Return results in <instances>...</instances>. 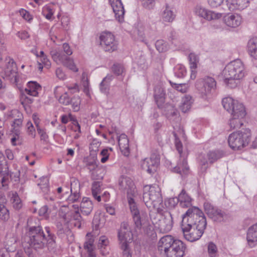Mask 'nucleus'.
<instances>
[{"mask_svg":"<svg viewBox=\"0 0 257 257\" xmlns=\"http://www.w3.org/2000/svg\"><path fill=\"white\" fill-rule=\"evenodd\" d=\"M232 111L230 110V113L233 117H244L246 115L245 108L242 103H239L237 101L232 107Z\"/></svg>","mask_w":257,"mask_h":257,"instance_id":"obj_29","label":"nucleus"},{"mask_svg":"<svg viewBox=\"0 0 257 257\" xmlns=\"http://www.w3.org/2000/svg\"><path fill=\"white\" fill-rule=\"evenodd\" d=\"M109 241L107 238L105 236H101L99 240L98 247L102 248L103 247L107 246L108 244Z\"/></svg>","mask_w":257,"mask_h":257,"instance_id":"obj_64","label":"nucleus"},{"mask_svg":"<svg viewBox=\"0 0 257 257\" xmlns=\"http://www.w3.org/2000/svg\"><path fill=\"white\" fill-rule=\"evenodd\" d=\"M150 217L152 223L156 225L160 232L166 233L172 229L173 221L170 212L165 211L161 213H155L151 214Z\"/></svg>","mask_w":257,"mask_h":257,"instance_id":"obj_5","label":"nucleus"},{"mask_svg":"<svg viewBox=\"0 0 257 257\" xmlns=\"http://www.w3.org/2000/svg\"><path fill=\"white\" fill-rule=\"evenodd\" d=\"M250 137L249 129H245L243 132L239 131L233 132L228 137V145L234 150H240L248 145Z\"/></svg>","mask_w":257,"mask_h":257,"instance_id":"obj_6","label":"nucleus"},{"mask_svg":"<svg viewBox=\"0 0 257 257\" xmlns=\"http://www.w3.org/2000/svg\"><path fill=\"white\" fill-rule=\"evenodd\" d=\"M15 116H17L18 118H15L13 121L12 126L14 128L22 124L23 118V114L17 109L12 110L9 114V117L14 118Z\"/></svg>","mask_w":257,"mask_h":257,"instance_id":"obj_34","label":"nucleus"},{"mask_svg":"<svg viewBox=\"0 0 257 257\" xmlns=\"http://www.w3.org/2000/svg\"><path fill=\"white\" fill-rule=\"evenodd\" d=\"M20 15L26 20L30 21L32 19V16L27 11L22 9L19 11Z\"/></svg>","mask_w":257,"mask_h":257,"instance_id":"obj_60","label":"nucleus"},{"mask_svg":"<svg viewBox=\"0 0 257 257\" xmlns=\"http://www.w3.org/2000/svg\"><path fill=\"white\" fill-rule=\"evenodd\" d=\"M120 248L123 251V257H132V254L130 252L128 243H124L123 244H120Z\"/></svg>","mask_w":257,"mask_h":257,"instance_id":"obj_52","label":"nucleus"},{"mask_svg":"<svg viewBox=\"0 0 257 257\" xmlns=\"http://www.w3.org/2000/svg\"><path fill=\"white\" fill-rule=\"evenodd\" d=\"M40 182L38 184V185L40 186L43 192L47 193L49 191L48 179L45 177H43L40 178Z\"/></svg>","mask_w":257,"mask_h":257,"instance_id":"obj_45","label":"nucleus"},{"mask_svg":"<svg viewBox=\"0 0 257 257\" xmlns=\"http://www.w3.org/2000/svg\"><path fill=\"white\" fill-rule=\"evenodd\" d=\"M174 108H175V107L172 104L166 103L161 109L164 111L167 117L169 118L170 113L171 111L174 110Z\"/></svg>","mask_w":257,"mask_h":257,"instance_id":"obj_56","label":"nucleus"},{"mask_svg":"<svg viewBox=\"0 0 257 257\" xmlns=\"http://www.w3.org/2000/svg\"><path fill=\"white\" fill-rule=\"evenodd\" d=\"M179 199H180V201H185L187 202L191 201V199L190 197L186 193L185 191L183 190L181 192L179 195Z\"/></svg>","mask_w":257,"mask_h":257,"instance_id":"obj_62","label":"nucleus"},{"mask_svg":"<svg viewBox=\"0 0 257 257\" xmlns=\"http://www.w3.org/2000/svg\"><path fill=\"white\" fill-rule=\"evenodd\" d=\"M189 169L187 160L184 158L180 160L177 165L173 168V171L181 175H184L188 174Z\"/></svg>","mask_w":257,"mask_h":257,"instance_id":"obj_30","label":"nucleus"},{"mask_svg":"<svg viewBox=\"0 0 257 257\" xmlns=\"http://www.w3.org/2000/svg\"><path fill=\"white\" fill-rule=\"evenodd\" d=\"M27 236L25 241L30 247L35 249L42 248L47 241L55 242V235L51 233L50 228H45L46 235L42 229L40 221L36 218H30L27 220Z\"/></svg>","mask_w":257,"mask_h":257,"instance_id":"obj_1","label":"nucleus"},{"mask_svg":"<svg viewBox=\"0 0 257 257\" xmlns=\"http://www.w3.org/2000/svg\"><path fill=\"white\" fill-rule=\"evenodd\" d=\"M186 248L182 241L170 235L163 236L158 242V250L166 257H183Z\"/></svg>","mask_w":257,"mask_h":257,"instance_id":"obj_2","label":"nucleus"},{"mask_svg":"<svg viewBox=\"0 0 257 257\" xmlns=\"http://www.w3.org/2000/svg\"><path fill=\"white\" fill-rule=\"evenodd\" d=\"M144 7L151 9L155 6V0H141Z\"/></svg>","mask_w":257,"mask_h":257,"instance_id":"obj_63","label":"nucleus"},{"mask_svg":"<svg viewBox=\"0 0 257 257\" xmlns=\"http://www.w3.org/2000/svg\"><path fill=\"white\" fill-rule=\"evenodd\" d=\"M63 218L67 223L70 222L72 223V221H74L75 222L73 223L74 226L78 228L81 227L82 218L78 210H75L73 212H70L65 214Z\"/></svg>","mask_w":257,"mask_h":257,"instance_id":"obj_23","label":"nucleus"},{"mask_svg":"<svg viewBox=\"0 0 257 257\" xmlns=\"http://www.w3.org/2000/svg\"><path fill=\"white\" fill-rule=\"evenodd\" d=\"M9 168L3 154L0 151V188L9 184Z\"/></svg>","mask_w":257,"mask_h":257,"instance_id":"obj_15","label":"nucleus"},{"mask_svg":"<svg viewBox=\"0 0 257 257\" xmlns=\"http://www.w3.org/2000/svg\"><path fill=\"white\" fill-rule=\"evenodd\" d=\"M244 117H233L230 118L229 125L231 129L239 128L243 125L242 119Z\"/></svg>","mask_w":257,"mask_h":257,"instance_id":"obj_39","label":"nucleus"},{"mask_svg":"<svg viewBox=\"0 0 257 257\" xmlns=\"http://www.w3.org/2000/svg\"><path fill=\"white\" fill-rule=\"evenodd\" d=\"M157 50L161 53L166 51L168 49V44L163 40H159L155 44Z\"/></svg>","mask_w":257,"mask_h":257,"instance_id":"obj_46","label":"nucleus"},{"mask_svg":"<svg viewBox=\"0 0 257 257\" xmlns=\"http://www.w3.org/2000/svg\"><path fill=\"white\" fill-rule=\"evenodd\" d=\"M80 198V194L79 192H76V191H74L73 192H71V195L68 198V201L69 203H73L78 200Z\"/></svg>","mask_w":257,"mask_h":257,"instance_id":"obj_55","label":"nucleus"},{"mask_svg":"<svg viewBox=\"0 0 257 257\" xmlns=\"http://www.w3.org/2000/svg\"><path fill=\"white\" fill-rule=\"evenodd\" d=\"M12 200L13 201V206L15 208L19 209L21 208L22 204L20 202V199L16 193L13 195Z\"/></svg>","mask_w":257,"mask_h":257,"instance_id":"obj_51","label":"nucleus"},{"mask_svg":"<svg viewBox=\"0 0 257 257\" xmlns=\"http://www.w3.org/2000/svg\"><path fill=\"white\" fill-rule=\"evenodd\" d=\"M10 218V213L9 210L3 205H0V220L2 221H7Z\"/></svg>","mask_w":257,"mask_h":257,"instance_id":"obj_43","label":"nucleus"},{"mask_svg":"<svg viewBox=\"0 0 257 257\" xmlns=\"http://www.w3.org/2000/svg\"><path fill=\"white\" fill-rule=\"evenodd\" d=\"M216 82L215 79L211 77H205L199 79L196 83V87L198 91L204 95L210 93L212 89L216 87Z\"/></svg>","mask_w":257,"mask_h":257,"instance_id":"obj_11","label":"nucleus"},{"mask_svg":"<svg viewBox=\"0 0 257 257\" xmlns=\"http://www.w3.org/2000/svg\"><path fill=\"white\" fill-rule=\"evenodd\" d=\"M118 238L120 241V244L124 243H128L132 240L133 234L127 223H121L120 228L118 231Z\"/></svg>","mask_w":257,"mask_h":257,"instance_id":"obj_18","label":"nucleus"},{"mask_svg":"<svg viewBox=\"0 0 257 257\" xmlns=\"http://www.w3.org/2000/svg\"><path fill=\"white\" fill-rule=\"evenodd\" d=\"M165 96V93L163 88L160 86H156L155 88L154 97H164Z\"/></svg>","mask_w":257,"mask_h":257,"instance_id":"obj_54","label":"nucleus"},{"mask_svg":"<svg viewBox=\"0 0 257 257\" xmlns=\"http://www.w3.org/2000/svg\"><path fill=\"white\" fill-rule=\"evenodd\" d=\"M104 219L100 214H95L92 220V227L93 230L98 231L100 228L103 226Z\"/></svg>","mask_w":257,"mask_h":257,"instance_id":"obj_37","label":"nucleus"},{"mask_svg":"<svg viewBox=\"0 0 257 257\" xmlns=\"http://www.w3.org/2000/svg\"><path fill=\"white\" fill-rule=\"evenodd\" d=\"M162 17L164 21L171 22L174 20L175 15H174L172 11H171L169 8L167 6L166 9L163 12Z\"/></svg>","mask_w":257,"mask_h":257,"instance_id":"obj_41","label":"nucleus"},{"mask_svg":"<svg viewBox=\"0 0 257 257\" xmlns=\"http://www.w3.org/2000/svg\"><path fill=\"white\" fill-rule=\"evenodd\" d=\"M247 50L250 56L257 59V37L250 39L248 41Z\"/></svg>","mask_w":257,"mask_h":257,"instance_id":"obj_33","label":"nucleus"},{"mask_svg":"<svg viewBox=\"0 0 257 257\" xmlns=\"http://www.w3.org/2000/svg\"><path fill=\"white\" fill-rule=\"evenodd\" d=\"M134 196H128L127 197L135 226L137 228L140 229L142 227L147 226L149 222L148 219L146 218V215L144 214L140 215L139 210L133 199Z\"/></svg>","mask_w":257,"mask_h":257,"instance_id":"obj_8","label":"nucleus"},{"mask_svg":"<svg viewBox=\"0 0 257 257\" xmlns=\"http://www.w3.org/2000/svg\"><path fill=\"white\" fill-rule=\"evenodd\" d=\"M92 201L88 198L84 197L80 205V209L81 213L84 215H88L93 209Z\"/></svg>","mask_w":257,"mask_h":257,"instance_id":"obj_26","label":"nucleus"},{"mask_svg":"<svg viewBox=\"0 0 257 257\" xmlns=\"http://www.w3.org/2000/svg\"><path fill=\"white\" fill-rule=\"evenodd\" d=\"M119 189L122 192L126 193L127 197L135 196L136 190L133 180L127 176H121L118 179Z\"/></svg>","mask_w":257,"mask_h":257,"instance_id":"obj_12","label":"nucleus"},{"mask_svg":"<svg viewBox=\"0 0 257 257\" xmlns=\"http://www.w3.org/2000/svg\"><path fill=\"white\" fill-rule=\"evenodd\" d=\"M195 12L197 16L203 18L208 21L217 20L220 19L222 16L221 13H216L211 11H208L200 7H196Z\"/></svg>","mask_w":257,"mask_h":257,"instance_id":"obj_21","label":"nucleus"},{"mask_svg":"<svg viewBox=\"0 0 257 257\" xmlns=\"http://www.w3.org/2000/svg\"><path fill=\"white\" fill-rule=\"evenodd\" d=\"M246 238L249 245L254 246V242L257 241V223L248 228Z\"/></svg>","mask_w":257,"mask_h":257,"instance_id":"obj_25","label":"nucleus"},{"mask_svg":"<svg viewBox=\"0 0 257 257\" xmlns=\"http://www.w3.org/2000/svg\"><path fill=\"white\" fill-rule=\"evenodd\" d=\"M100 45L105 51L112 52L117 48L114 36L109 32L103 33L100 36Z\"/></svg>","mask_w":257,"mask_h":257,"instance_id":"obj_16","label":"nucleus"},{"mask_svg":"<svg viewBox=\"0 0 257 257\" xmlns=\"http://www.w3.org/2000/svg\"><path fill=\"white\" fill-rule=\"evenodd\" d=\"M4 78L9 80L11 82H17V69L16 63L13 61H9L4 70Z\"/></svg>","mask_w":257,"mask_h":257,"instance_id":"obj_19","label":"nucleus"},{"mask_svg":"<svg viewBox=\"0 0 257 257\" xmlns=\"http://www.w3.org/2000/svg\"><path fill=\"white\" fill-rule=\"evenodd\" d=\"M170 83L172 86L173 88L176 89L177 91L181 92V93H185L187 92L188 86L187 84L185 83H180L177 84L175 83H173L171 81H170Z\"/></svg>","mask_w":257,"mask_h":257,"instance_id":"obj_44","label":"nucleus"},{"mask_svg":"<svg viewBox=\"0 0 257 257\" xmlns=\"http://www.w3.org/2000/svg\"><path fill=\"white\" fill-rule=\"evenodd\" d=\"M58 101L63 105L71 106L74 111H78L80 109L81 100L78 96L71 97L68 92H65L60 96Z\"/></svg>","mask_w":257,"mask_h":257,"instance_id":"obj_14","label":"nucleus"},{"mask_svg":"<svg viewBox=\"0 0 257 257\" xmlns=\"http://www.w3.org/2000/svg\"><path fill=\"white\" fill-rule=\"evenodd\" d=\"M160 163V158L156 154H152L149 158L145 159L142 164V168L149 174L156 172Z\"/></svg>","mask_w":257,"mask_h":257,"instance_id":"obj_17","label":"nucleus"},{"mask_svg":"<svg viewBox=\"0 0 257 257\" xmlns=\"http://www.w3.org/2000/svg\"><path fill=\"white\" fill-rule=\"evenodd\" d=\"M223 156V152L219 151L210 152L208 154V160L211 164L217 161L218 159L222 158Z\"/></svg>","mask_w":257,"mask_h":257,"instance_id":"obj_42","label":"nucleus"},{"mask_svg":"<svg viewBox=\"0 0 257 257\" xmlns=\"http://www.w3.org/2000/svg\"><path fill=\"white\" fill-rule=\"evenodd\" d=\"M239 79L233 78L228 79H226L225 78H224V82L226 85V86L232 88L235 87L237 86V83L236 82V80Z\"/></svg>","mask_w":257,"mask_h":257,"instance_id":"obj_53","label":"nucleus"},{"mask_svg":"<svg viewBox=\"0 0 257 257\" xmlns=\"http://www.w3.org/2000/svg\"><path fill=\"white\" fill-rule=\"evenodd\" d=\"M173 136L175 138V146H176V149L178 150L179 153L180 154H181V153L182 152V143H181L180 140H179V139L178 138L176 133L173 132Z\"/></svg>","mask_w":257,"mask_h":257,"instance_id":"obj_57","label":"nucleus"},{"mask_svg":"<svg viewBox=\"0 0 257 257\" xmlns=\"http://www.w3.org/2000/svg\"><path fill=\"white\" fill-rule=\"evenodd\" d=\"M111 70L113 73L116 75H122L124 71L123 66L119 63H114L112 67Z\"/></svg>","mask_w":257,"mask_h":257,"instance_id":"obj_48","label":"nucleus"},{"mask_svg":"<svg viewBox=\"0 0 257 257\" xmlns=\"http://www.w3.org/2000/svg\"><path fill=\"white\" fill-rule=\"evenodd\" d=\"M236 100L233 99L231 97H227L222 99V103L224 108L228 112H230V110H231V109L233 108V105L236 103Z\"/></svg>","mask_w":257,"mask_h":257,"instance_id":"obj_40","label":"nucleus"},{"mask_svg":"<svg viewBox=\"0 0 257 257\" xmlns=\"http://www.w3.org/2000/svg\"><path fill=\"white\" fill-rule=\"evenodd\" d=\"M80 189V184L78 179L72 178L71 181V192L76 191L79 192Z\"/></svg>","mask_w":257,"mask_h":257,"instance_id":"obj_49","label":"nucleus"},{"mask_svg":"<svg viewBox=\"0 0 257 257\" xmlns=\"http://www.w3.org/2000/svg\"><path fill=\"white\" fill-rule=\"evenodd\" d=\"M182 101L180 109L182 112L185 113L188 111L191 107L193 103L192 97L190 95L185 96L182 98Z\"/></svg>","mask_w":257,"mask_h":257,"instance_id":"obj_38","label":"nucleus"},{"mask_svg":"<svg viewBox=\"0 0 257 257\" xmlns=\"http://www.w3.org/2000/svg\"><path fill=\"white\" fill-rule=\"evenodd\" d=\"M57 234L58 235L62 236L64 234H68L70 233V229L68 227H66L65 228H64L62 224L60 223L58 224L57 225Z\"/></svg>","mask_w":257,"mask_h":257,"instance_id":"obj_50","label":"nucleus"},{"mask_svg":"<svg viewBox=\"0 0 257 257\" xmlns=\"http://www.w3.org/2000/svg\"><path fill=\"white\" fill-rule=\"evenodd\" d=\"M33 99L26 95H23L21 98V103L26 108V106L33 102Z\"/></svg>","mask_w":257,"mask_h":257,"instance_id":"obj_58","label":"nucleus"},{"mask_svg":"<svg viewBox=\"0 0 257 257\" xmlns=\"http://www.w3.org/2000/svg\"><path fill=\"white\" fill-rule=\"evenodd\" d=\"M50 54L54 61L57 64H62L64 66L74 72L78 71V69L74 64L73 60L67 56L63 54L59 51L52 50L50 52Z\"/></svg>","mask_w":257,"mask_h":257,"instance_id":"obj_9","label":"nucleus"},{"mask_svg":"<svg viewBox=\"0 0 257 257\" xmlns=\"http://www.w3.org/2000/svg\"><path fill=\"white\" fill-rule=\"evenodd\" d=\"M40 216L48 218L49 215V208L47 205L42 206L39 211Z\"/></svg>","mask_w":257,"mask_h":257,"instance_id":"obj_59","label":"nucleus"},{"mask_svg":"<svg viewBox=\"0 0 257 257\" xmlns=\"http://www.w3.org/2000/svg\"><path fill=\"white\" fill-rule=\"evenodd\" d=\"M199 227H191L188 228L187 226H181L182 231L185 239L190 242H193L198 240L204 233L205 228L201 222Z\"/></svg>","mask_w":257,"mask_h":257,"instance_id":"obj_10","label":"nucleus"},{"mask_svg":"<svg viewBox=\"0 0 257 257\" xmlns=\"http://www.w3.org/2000/svg\"><path fill=\"white\" fill-rule=\"evenodd\" d=\"M223 22L228 27L236 28L240 25L241 18L237 14H229L223 17Z\"/></svg>","mask_w":257,"mask_h":257,"instance_id":"obj_24","label":"nucleus"},{"mask_svg":"<svg viewBox=\"0 0 257 257\" xmlns=\"http://www.w3.org/2000/svg\"><path fill=\"white\" fill-rule=\"evenodd\" d=\"M226 5L230 11L242 10L247 8L250 0H226Z\"/></svg>","mask_w":257,"mask_h":257,"instance_id":"obj_22","label":"nucleus"},{"mask_svg":"<svg viewBox=\"0 0 257 257\" xmlns=\"http://www.w3.org/2000/svg\"><path fill=\"white\" fill-rule=\"evenodd\" d=\"M143 198L148 208L159 207L163 203L161 189L157 185L145 186Z\"/></svg>","mask_w":257,"mask_h":257,"instance_id":"obj_4","label":"nucleus"},{"mask_svg":"<svg viewBox=\"0 0 257 257\" xmlns=\"http://www.w3.org/2000/svg\"><path fill=\"white\" fill-rule=\"evenodd\" d=\"M113 78V76L112 75H107L103 78L100 84V90L102 93L108 94L109 90V83Z\"/></svg>","mask_w":257,"mask_h":257,"instance_id":"obj_35","label":"nucleus"},{"mask_svg":"<svg viewBox=\"0 0 257 257\" xmlns=\"http://www.w3.org/2000/svg\"><path fill=\"white\" fill-rule=\"evenodd\" d=\"M201 222H203L204 228L205 229L207 222L204 213L198 208L192 207L183 215L181 226H187L188 228H190L191 227L199 228Z\"/></svg>","mask_w":257,"mask_h":257,"instance_id":"obj_3","label":"nucleus"},{"mask_svg":"<svg viewBox=\"0 0 257 257\" xmlns=\"http://www.w3.org/2000/svg\"><path fill=\"white\" fill-rule=\"evenodd\" d=\"M232 111L230 110V113L233 117H244L246 115L245 108L242 103H239L237 101L232 107Z\"/></svg>","mask_w":257,"mask_h":257,"instance_id":"obj_28","label":"nucleus"},{"mask_svg":"<svg viewBox=\"0 0 257 257\" xmlns=\"http://www.w3.org/2000/svg\"><path fill=\"white\" fill-rule=\"evenodd\" d=\"M189 60L191 71L190 77L192 79H194L196 77V69L199 62V58L195 53H191L189 55Z\"/></svg>","mask_w":257,"mask_h":257,"instance_id":"obj_27","label":"nucleus"},{"mask_svg":"<svg viewBox=\"0 0 257 257\" xmlns=\"http://www.w3.org/2000/svg\"><path fill=\"white\" fill-rule=\"evenodd\" d=\"M101 182L95 181L92 183L91 187L92 196L98 202L101 201V196L99 195L101 192Z\"/></svg>","mask_w":257,"mask_h":257,"instance_id":"obj_36","label":"nucleus"},{"mask_svg":"<svg viewBox=\"0 0 257 257\" xmlns=\"http://www.w3.org/2000/svg\"><path fill=\"white\" fill-rule=\"evenodd\" d=\"M208 252L210 257H217L218 256L217 246L212 242H210L208 243Z\"/></svg>","mask_w":257,"mask_h":257,"instance_id":"obj_47","label":"nucleus"},{"mask_svg":"<svg viewBox=\"0 0 257 257\" xmlns=\"http://www.w3.org/2000/svg\"><path fill=\"white\" fill-rule=\"evenodd\" d=\"M244 66L239 59H236L228 64L224 70L222 74L224 78L241 79L244 76Z\"/></svg>","mask_w":257,"mask_h":257,"instance_id":"obj_7","label":"nucleus"},{"mask_svg":"<svg viewBox=\"0 0 257 257\" xmlns=\"http://www.w3.org/2000/svg\"><path fill=\"white\" fill-rule=\"evenodd\" d=\"M109 3L113 10L116 19L119 22L123 21L124 10L120 0H109Z\"/></svg>","mask_w":257,"mask_h":257,"instance_id":"obj_20","label":"nucleus"},{"mask_svg":"<svg viewBox=\"0 0 257 257\" xmlns=\"http://www.w3.org/2000/svg\"><path fill=\"white\" fill-rule=\"evenodd\" d=\"M118 143L121 151L124 152V155L125 156H128L129 154L128 140L125 134H121L119 137Z\"/></svg>","mask_w":257,"mask_h":257,"instance_id":"obj_31","label":"nucleus"},{"mask_svg":"<svg viewBox=\"0 0 257 257\" xmlns=\"http://www.w3.org/2000/svg\"><path fill=\"white\" fill-rule=\"evenodd\" d=\"M17 240V237L15 236H7L5 241L6 249L8 251H15L18 246Z\"/></svg>","mask_w":257,"mask_h":257,"instance_id":"obj_32","label":"nucleus"},{"mask_svg":"<svg viewBox=\"0 0 257 257\" xmlns=\"http://www.w3.org/2000/svg\"><path fill=\"white\" fill-rule=\"evenodd\" d=\"M204 208L208 217L214 221L221 222L223 220L225 213L224 211L214 206L209 202L204 204Z\"/></svg>","mask_w":257,"mask_h":257,"instance_id":"obj_13","label":"nucleus"},{"mask_svg":"<svg viewBox=\"0 0 257 257\" xmlns=\"http://www.w3.org/2000/svg\"><path fill=\"white\" fill-rule=\"evenodd\" d=\"M22 139L19 135L15 134L13 137L11 139V143L13 145L16 146L22 144Z\"/></svg>","mask_w":257,"mask_h":257,"instance_id":"obj_61","label":"nucleus"}]
</instances>
